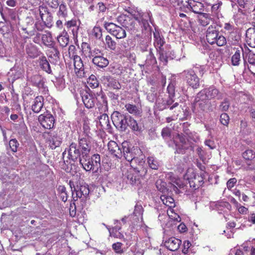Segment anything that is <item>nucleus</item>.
Here are the masks:
<instances>
[{
  "instance_id": "f257e3e1",
  "label": "nucleus",
  "mask_w": 255,
  "mask_h": 255,
  "mask_svg": "<svg viewBox=\"0 0 255 255\" xmlns=\"http://www.w3.org/2000/svg\"><path fill=\"white\" fill-rule=\"evenodd\" d=\"M80 163L87 171H93L97 172L101 167V158L99 154H95L91 157L89 154L81 156Z\"/></svg>"
},
{
  "instance_id": "f03ea898",
  "label": "nucleus",
  "mask_w": 255,
  "mask_h": 255,
  "mask_svg": "<svg viewBox=\"0 0 255 255\" xmlns=\"http://www.w3.org/2000/svg\"><path fill=\"white\" fill-rule=\"evenodd\" d=\"M206 38L207 41L211 45L216 44L218 46H222L226 44V38L220 34L216 25H211L208 27L206 31Z\"/></svg>"
},
{
  "instance_id": "7ed1b4c3",
  "label": "nucleus",
  "mask_w": 255,
  "mask_h": 255,
  "mask_svg": "<svg viewBox=\"0 0 255 255\" xmlns=\"http://www.w3.org/2000/svg\"><path fill=\"white\" fill-rule=\"evenodd\" d=\"M223 98V94L219 91L214 86H210L208 88H205L199 92L195 99L196 102H199L200 101H205L207 100H211L216 99L221 100Z\"/></svg>"
},
{
  "instance_id": "20e7f679",
  "label": "nucleus",
  "mask_w": 255,
  "mask_h": 255,
  "mask_svg": "<svg viewBox=\"0 0 255 255\" xmlns=\"http://www.w3.org/2000/svg\"><path fill=\"white\" fill-rule=\"evenodd\" d=\"M144 163V161L140 160L136 166L134 167V165H131L132 168L128 171L127 175V178L131 184L135 183L140 177H143L146 175L147 169L143 166Z\"/></svg>"
},
{
  "instance_id": "39448f33",
  "label": "nucleus",
  "mask_w": 255,
  "mask_h": 255,
  "mask_svg": "<svg viewBox=\"0 0 255 255\" xmlns=\"http://www.w3.org/2000/svg\"><path fill=\"white\" fill-rule=\"evenodd\" d=\"M122 147L123 149L122 154L125 159L130 162V165H134L141 160L136 157V152H138L139 149L137 147L131 146L129 142L124 141L122 143Z\"/></svg>"
},
{
  "instance_id": "423d86ee",
  "label": "nucleus",
  "mask_w": 255,
  "mask_h": 255,
  "mask_svg": "<svg viewBox=\"0 0 255 255\" xmlns=\"http://www.w3.org/2000/svg\"><path fill=\"white\" fill-rule=\"evenodd\" d=\"M128 116L122 114L118 111L114 112L111 116L114 126L122 131H125L128 127Z\"/></svg>"
},
{
  "instance_id": "0eeeda50",
  "label": "nucleus",
  "mask_w": 255,
  "mask_h": 255,
  "mask_svg": "<svg viewBox=\"0 0 255 255\" xmlns=\"http://www.w3.org/2000/svg\"><path fill=\"white\" fill-rule=\"evenodd\" d=\"M118 21L120 22L123 27H124L128 30H130L132 33H135L137 31L135 27V23L133 19L126 15H122L118 17Z\"/></svg>"
},
{
  "instance_id": "6e6552de",
  "label": "nucleus",
  "mask_w": 255,
  "mask_h": 255,
  "mask_svg": "<svg viewBox=\"0 0 255 255\" xmlns=\"http://www.w3.org/2000/svg\"><path fill=\"white\" fill-rule=\"evenodd\" d=\"M83 53L86 58L92 59L93 61L98 55H101L102 52L101 50L97 48H92L90 45L86 42L82 44Z\"/></svg>"
},
{
  "instance_id": "1a4fd4ad",
  "label": "nucleus",
  "mask_w": 255,
  "mask_h": 255,
  "mask_svg": "<svg viewBox=\"0 0 255 255\" xmlns=\"http://www.w3.org/2000/svg\"><path fill=\"white\" fill-rule=\"evenodd\" d=\"M182 74L185 76L188 85L194 89L198 88L200 86V80L194 71H184Z\"/></svg>"
},
{
  "instance_id": "9d476101",
  "label": "nucleus",
  "mask_w": 255,
  "mask_h": 255,
  "mask_svg": "<svg viewBox=\"0 0 255 255\" xmlns=\"http://www.w3.org/2000/svg\"><path fill=\"white\" fill-rule=\"evenodd\" d=\"M92 138L91 136H81L79 138V145L82 149L81 156L88 155L91 149Z\"/></svg>"
},
{
  "instance_id": "9b49d317",
  "label": "nucleus",
  "mask_w": 255,
  "mask_h": 255,
  "mask_svg": "<svg viewBox=\"0 0 255 255\" xmlns=\"http://www.w3.org/2000/svg\"><path fill=\"white\" fill-rule=\"evenodd\" d=\"M38 120L42 126L45 128L51 129L54 126V117L51 114L48 112L40 115L38 117Z\"/></svg>"
},
{
  "instance_id": "f8f14e48",
  "label": "nucleus",
  "mask_w": 255,
  "mask_h": 255,
  "mask_svg": "<svg viewBox=\"0 0 255 255\" xmlns=\"http://www.w3.org/2000/svg\"><path fill=\"white\" fill-rule=\"evenodd\" d=\"M74 191L76 193V196H73L74 200H77L78 198L85 200L89 197L90 189L88 184L84 183L79 187L77 186V188L74 187Z\"/></svg>"
},
{
  "instance_id": "ddd939ff",
  "label": "nucleus",
  "mask_w": 255,
  "mask_h": 255,
  "mask_svg": "<svg viewBox=\"0 0 255 255\" xmlns=\"http://www.w3.org/2000/svg\"><path fill=\"white\" fill-rule=\"evenodd\" d=\"M181 243L180 240L171 237L164 242V246L169 251L175 252L178 250Z\"/></svg>"
},
{
  "instance_id": "4468645a",
  "label": "nucleus",
  "mask_w": 255,
  "mask_h": 255,
  "mask_svg": "<svg viewBox=\"0 0 255 255\" xmlns=\"http://www.w3.org/2000/svg\"><path fill=\"white\" fill-rule=\"evenodd\" d=\"M0 15L2 18L5 21H9L10 20L13 22H16L17 18H18V15L17 11L14 9H10L6 7L4 12L6 15L4 16V13L2 11H0Z\"/></svg>"
},
{
  "instance_id": "2eb2a0df",
  "label": "nucleus",
  "mask_w": 255,
  "mask_h": 255,
  "mask_svg": "<svg viewBox=\"0 0 255 255\" xmlns=\"http://www.w3.org/2000/svg\"><path fill=\"white\" fill-rule=\"evenodd\" d=\"M246 40L250 47L255 48V25L247 30Z\"/></svg>"
},
{
  "instance_id": "dca6fc26",
  "label": "nucleus",
  "mask_w": 255,
  "mask_h": 255,
  "mask_svg": "<svg viewBox=\"0 0 255 255\" xmlns=\"http://www.w3.org/2000/svg\"><path fill=\"white\" fill-rule=\"evenodd\" d=\"M108 146L109 151L114 156L117 158H121L122 156V149L115 141H110Z\"/></svg>"
},
{
  "instance_id": "f3484780",
  "label": "nucleus",
  "mask_w": 255,
  "mask_h": 255,
  "mask_svg": "<svg viewBox=\"0 0 255 255\" xmlns=\"http://www.w3.org/2000/svg\"><path fill=\"white\" fill-rule=\"evenodd\" d=\"M187 7L188 8H190L191 10L195 13L207 15L206 13H204L202 12V11L204 10V5L201 2L195 1L188 2Z\"/></svg>"
},
{
  "instance_id": "a211bd4d",
  "label": "nucleus",
  "mask_w": 255,
  "mask_h": 255,
  "mask_svg": "<svg viewBox=\"0 0 255 255\" xmlns=\"http://www.w3.org/2000/svg\"><path fill=\"white\" fill-rule=\"evenodd\" d=\"M243 52V57L244 59L247 58V51L245 49H244L242 47L240 46L236 49V51L235 54L232 57V62L233 65L235 66L238 65L240 61V54L241 52Z\"/></svg>"
},
{
  "instance_id": "6ab92c4d",
  "label": "nucleus",
  "mask_w": 255,
  "mask_h": 255,
  "mask_svg": "<svg viewBox=\"0 0 255 255\" xmlns=\"http://www.w3.org/2000/svg\"><path fill=\"white\" fill-rule=\"evenodd\" d=\"M76 146L77 145L75 143L73 142L70 144L69 150V156L73 161H75L78 159L80 161L81 153L79 149L77 148Z\"/></svg>"
},
{
  "instance_id": "aec40b11",
  "label": "nucleus",
  "mask_w": 255,
  "mask_h": 255,
  "mask_svg": "<svg viewBox=\"0 0 255 255\" xmlns=\"http://www.w3.org/2000/svg\"><path fill=\"white\" fill-rule=\"evenodd\" d=\"M103 81L105 84H107L109 87L114 89H120L121 86L118 80L111 77L110 76H104Z\"/></svg>"
},
{
  "instance_id": "412c9836",
  "label": "nucleus",
  "mask_w": 255,
  "mask_h": 255,
  "mask_svg": "<svg viewBox=\"0 0 255 255\" xmlns=\"http://www.w3.org/2000/svg\"><path fill=\"white\" fill-rule=\"evenodd\" d=\"M92 62L95 65L101 68L107 67L109 63L107 58L103 56V52L101 53V55H98L95 59L94 58Z\"/></svg>"
},
{
  "instance_id": "4be33fe9",
  "label": "nucleus",
  "mask_w": 255,
  "mask_h": 255,
  "mask_svg": "<svg viewBox=\"0 0 255 255\" xmlns=\"http://www.w3.org/2000/svg\"><path fill=\"white\" fill-rule=\"evenodd\" d=\"M190 186L196 190L203 184V178L199 175H195L193 178L189 180Z\"/></svg>"
},
{
  "instance_id": "5701e85b",
  "label": "nucleus",
  "mask_w": 255,
  "mask_h": 255,
  "mask_svg": "<svg viewBox=\"0 0 255 255\" xmlns=\"http://www.w3.org/2000/svg\"><path fill=\"white\" fill-rule=\"evenodd\" d=\"M43 98L42 96H37L31 106V109L34 113H39L43 106Z\"/></svg>"
},
{
  "instance_id": "b1692460",
  "label": "nucleus",
  "mask_w": 255,
  "mask_h": 255,
  "mask_svg": "<svg viewBox=\"0 0 255 255\" xmlns=\"http://www.w3.org/2000/svg\"><path fill=\"white\" fill-rule=\"evenodd\" d=\"M154 42V45L157 50H162V48L165 42L163 37H161L158 32L153 33Z\"/></svg>"
},
{
  "instance_id": "393cba45",
  "label": "nucleus",
  "mask_w": 255,
  "mask_h": 255,
  "mask_svg": "<svg viewBox=\"0 0 255 255\" xmlns=\"http://www.w3.org/2000/svg\"><path fill=\"white\" fill-rule=\"evenodd\" d=\"M73 61L75 72L80 74V76H82L81 72L84 70V64L81 57L79 56H74Z\"/></svg>"
},
{
  "instance_id": "a878e982",
  "label": "nucleus",
  "mask_w": 255,
  "mask_h": 255,
  "mask_svg": "<svg viewBox=\"0 0 255 255\" xmlns=\"http://www.w3.org/2000/svg\"><path fill=\"white\" fill-rule=\"evenodd\" d=\"M26 52L31 58H35L39 55V51L36 46L32 43L28 44L26 46Z\"/></svg>"
},
{
  "instance_id": "bb28decb",
  "label": "nucleus",
  "mask_w": 255,
  "mask_h": 255,
  "mask_svg": "<svg viewBox=\"0 0 255 255\" xmlns=\"http://www.w3.org/2000/svg\"><path fill=\"white\" fill-rule=\"evenodd\" d=\"M39 14L41 20L44 22L45 26L47 27H50L52 26V17L47 11L44 10L45 13H42L40 9L39 10Z\"/></svg>"
},
{
  "instance_id": "cd10ccee",
  "label": "nucleus",
  "mask_w": 255,
  "mask_h": 255,
  "mask_svg": "<svg viewBox=\"0 0 255 255\" xmlns=\"http://www.w3.org/2000/svg\"><path fill=\"white\" fill-rule=\"evenodd\" d=\"M39 65L41 68L48 74L52 73V70L45 56H41L39 58Z\"/></svg>"
},
{
  "instance_id": "c85d7f7f",
  "label": "nucleus",
  "mask_w": 255,
  "mask_h": 255,
  "mask_svg": "<svg viewBox=\"0 0 255 255\" xmlns=\"http://www.w3.org/2000/svg\"><path fill=\"white\" fill-rule=\"evenodd\" d=\"M82 101L85 107L88 109H90L94 107L95 100L93 96L86 93L82 96Z\"/></svg>"
},
{
  "instance_id": "c756f323",
  "label": "nucleus",
  "mask_w": 255,
  "mask_h": 255,
  "mask_svg": "<svg viewBox=\"0 0 255 255\" xmlns=\"http://www.w3.org/2000/svg\"><path fill=\"white\" fill-rule=\"evenodd\" d=\"M155 62L156 59L152 53L151 50H150L149 54L147 56L144 64H139V65L141 68H144V67L147 68L148 67L154 64Z\"/></svg>"
},
{
  "instance_id": "7c9ffc66",
  "label": "nucleus",
  "mask_w": 255,
  "mask_h": 255,
  "mask_svg": "<svg viewBox=\"0 0 255 255\" xmlns=\"http://www.w3.org/2000/svg\"><path fill=\"white\" fill-rule=\"evenodd\" d=\"M57 40L61 47H66L69 43V36L65 30L63 31L62 33L58 36Z\"/></svg>"
},
{
  "instance_id": "2f4dec72",
  "label": "nucleus",
  "mask_w": 255,
  "mask_h": 255,
  "mask_svg": "<svg viewBox=\"0 0 255 255\" xmlns=\"http://www.w3.org/2000/svg\"><path fill=\"white\" fill-rule=\"evenodd\" d=\"M99 124L101 125V127L104 128H110V124L109 119L108 116L104 114L100 116L99 118Z\"/></svg>"
},
{
  "instance_id": "473e14b6",
  "label": "nucleus",
  "mask_w": 255,
  "mask_h": 255,
  "mask_svg": "<svg viewBox=\"0 0 255 255\" xmlns=\"http://www.w3.org/2000/svg\"><path fill=\"white\" fill-rule=\"evenodd\" d=\"M31 82L33 84L39 88L44 87V82L43 78L39 75H35L31 78Z\"/></svg>"
},
{
  "instance_id": "72a5a7b5",
  "label": "nucleus",
  "mask_w": 255,
  "mask_h": 255,
  "mask_svg": "<svg viewBox=\"0 0 255 255\" xmlns=\"http://www.w3.org/2000/svg\"><path fill=\"white\" fill-rule=\"evenodd\" d=\"M41 38L42 42L45 45L49 47H52V45H54V42L50 33L43 34Z\"/></svg>"
},
{
  "instance_id": "f704fd0d",
  "label": "nucleus",
  "mask_w": 255,
  "mask_h": 255,
  "mask_svg": "<svg viewBox=\"0 0 255 255\" xmlns=\"http://www.w3.org/2000/svg\"><path fill=\"white\" fill-rule=\"evenodd\" d=\"M128 126L133 131H141V127L139 126L137 122L130 117L128 118Z\"/></svg>"
},
{
  "instance_id": "c9c22d12",
  "label": "nucleus",
  "mask_w": 255,
  "mask_h": 255,
  "mask_svg": "<svg viewBox=\"0 0 255 255\" xmlns=\"http://www.w3.org/2000/svg\"><path fill=\"white\" fill-rule=\"evenodd\" d=\"M112 35L118 39L125 38L126 36L125 29L120 26H117Z\"/></svg>"
},
{
  "instance_id": "e433bc0d",
  "label": "nucleus",
  "mask_w": 255,
  "mask_h": 255,
  "mask_svg": "<svg viewBox=\"0 0 255 255\" xmlns=\"http://www.w3.org/2000/svg\"><path fill=\"white\" fill-rule=\"evenodd\" d=\"M126 110L130 114L136 115L140 114L139 108L134 105L127 104L125 106Z\"/></svg>"
},
{
  "instance_id": "4c0bfd02",
  "label": "nucleus",
  "mask_w": 255,
  "mask_h": 255,
  "mask_svg": "<svg viewBox=\"0 0 255 255\" xmlns=\"http://www.w3.org/2000/svg\"><path fill=\"white\" fill-rule=\"evenodd\" d=\"M50 146L52 149H55L56 147H58L60 145L62 142V138L60 136L57 135H55L53 134L51 139L50 140Z\"/></svg>"
},
{
  "instance_id": "58836bf2",
  "label": "nucleus",
  "mask_w": 255,
  "mask_h": 255,
  "mask_svg": "<svg viewBox=\"0 0 255 255\" xmlns=\"http://www.w3.org/2000/svg\"><path fill=\"white\" fill-rule=\"evenodd\" d=\"M160 199L164 205L169 207H174L175 206L174 200L170 196H161Z\"/></svg>"
},
{
  "instance_id": "ea45409f",
  "label": "nucleus",
  "mask_w": 255,
  "mask_h": 255,
  "mask_svg": "<svg viewBox=\"0 0 255 255\" xmlns=\"http://www.w3.org/2000/svg\"><path fill=\"white\" fill-rule=\"evenodd\" d=\"M57 15L59 17L65 18L67 15V9L66 5L63 3L59 5V10Z\"/></svg>"
},
{
  "instance_id": "a19ab883",
  "label": "nucleus",
  "mask_w": 255,
  "mask_h": 255,
  "mask_svg": "<svg viewBox=\"0 0 255 255\" xmlns=\"http://www.w3.org/2000/svg\"><path fill=\"white\" fill-rule=\"evenodd\" d=\"M147 163L149 167L152 169L157 170L159 166L158 161L153 157H148Z\"/></svg>"
},
{
  "instance_id": "79ce46f5",
  "label": "nucleus",
  "mask_w": 255,
  "mask_h": 255,
  "mask_svg": "<svg viewBox=\"0 0 255 255\" xmlns=\"http://www.w3.org/2000/svg\"><path fill=\"white\" fill-rule=\"evenodd\" d=\"M87 83L92 88H96L99 86V82L97 79L96 76L94 75H91L87 79Z\"/></svg>"
},
{
  "instance_id": "37998d69",
  "label": "nucleus",
  "mask_w": 255,
  "mask_h": 255,
  "mask_svg": "<svg viewBox=\"0 0 255 255\" xmlns=\"http://www.w3.org/2000/svg\"><path fill=\"white\" fill-rule=\"evenodd\" d=\"M242 156L246 160H252L255 157V152L252 149H247L245 151Z\"/></svg>"
},
{
  "instance_id": "c03bdc74",
  "label": "nucleus",
  "mask_w": 255,
  "mask_h": 255,
  "mask_svg": "<svg viewBox=\"0 0 255 255\" xmlns=\"http://www.w3.org/2000/svg\"><path fill=\"white\" fill-rule=\"evenodd\" d=\"M178 138L179 139L180 142L182 143V146L183 149H188L189 147L192 149V146L190 145V143H189V141L187 139L186 137L181 134L178 135Z\"/></svg>"
},
{
  "instance_id": "a18cd8bd",
  "label": "nucleus",
  "mask_w": 255,
  "mask_h": 255,
  "mask_svg": "<svg viewBox=\"0 0 255 255\" xmlns=\"http://www.w3.org/2000/svg\"><path fill=\"white\" fill-rule=\"evenodd\" d=\"M245 49L247 52L249 51L248 53H247L249 63L255 65V53L252 52L247 47H245Z\"/></svg>"
},
{
  "instance_id": "49530a36",
  "label": "nucleus",
  "mask_w": 255,
  "mask_h": 255,
  "mask_svg": "<svg viewBox=\"0 0 255 255\" xmlns=\"http://www.w3.org/2000/svg\"><path fill=\"white\" fill-rule=\"evenodd\" d=\"M106 43L108 48L111 50H115L117 47L116 42L112 39L111 37L107 35L106 37Z\"/></svg>"
},
{
  "instance_id": "de8ad7c7",
  "label": "nucleus",
  "mask_w": 255,
  "mask_h": 255,
  "mask_svg": "<svg viewBox=\"0 0 255 255\" xmlns=\"http://www.w3.org/2000/svg\"><path fill=\"white\" fill-rule=\"evenodd\" d=\"M49 47L51 48V49L48 50L49 57L51 58H58L59 57L60 53L57 48L54 47V45Z\"/></svg>"
},
{
  "instance_id": "09e8293b",
  "label": "nucleus",
  "mask_w": 255,
  "mask_h": 255,
  "mask_svg": "<svg viewBox=\"0 0 255 255\" xmlns=\"http://www.w3.org/2000/svg\"><path fill=\"white\" fill-rule=\"evenodd\" d=\"M230 106V103L229 100L226 98L224 100V101L221 103L219 106V109L221 111L226 112L229 110Z\"/></svg>"
},
{
  "instance_id": "8fccbe9b",
  "label": "nucleus",
  "mask_w": 255,
  "mask_h": 255,
  "mask_svg": "<svg viewBox=\"0 0 255 255\" xmlns=\"http://www.w3.org/2000/svg\"><path fill=\"white\" fill-rule=\"evenodd\" d=\"M122 243L117 242L113 244L112 248L117 254L121 255L124 253V251L122 248Z\"/></svg>"
},
{
  "instance_id": "3c124183",
  "label": "nucleus",
  "mask_w": 255,
  "mask_h": 255,
  "mask_svg": "<svg viewBox=\"0 0 255 255\" xmlns=\"http://www.w3.org/2000/svg\"><path fill=\"white\" fill-rule=\"evenodd\" d=\"M104 26L107 30L112 34L118 25L112 22H106Z\"/></svg>"
},
{
  "instance_id": "603ef678",
  "label": "nucleus",
  "mask_w": 255,
  "mask_h": 255,
  "mask_svg": "<svg viewBox=\"0 0 255 255\" xmlns=\"http://www.w3.org/2000/svg\"><path fill=\"white\" fill-rule=\"evenodd\" d=\"M155 184L157 189L161 192H164L166 189V183L163 182L161 179L157 180Z\"/></svg>"
},
{
  "instance_id": "864d4df0",
  "label": "nucleus",
  "mask_w": 255,
  "mask_h": 255,
  "mask_svg": "<svg viewBox=\"0 0 255 255\" xmlns=\"http://www.w3.org/2000/svg\"><path fill=\"white\" fill-rule=\"evenodd\" d=\"M19 143L16 139H11L9 142V146L13 152H15L17 151Z\"/></svg>"
},
{
  "instance_id": "5fc2aeb1",
  "label": "nucleus",
  "mask_w": 255,
  "mask_h": 255,
  "mask_svg": "<svg viewBox=\"0 0 255 255\" xmlns=\"http://www.w3.org/2000/svg\"><path fill=\"white\" fill-rule=\"evenodd\" d=\"M93 34L96 38L100 39L102 36L101 28L99 27H94L93 29Z\"/></svg>"
},
{
  "instance_id": "6e6d98bb",
  "label": "nucleus",
  "mask_w": 255,
  "mask_h": 255,
  "mask_svg": "<svg viewBox=\"0 0 255 255\" xmlns=\"http://www.w3.org/2000/svg\"><path fill=\"white\" fill-rule=\"evenodd\" d=\"M229 117L226 113H223L221 115L220 121L222 125L227 126L229 124Z\"/></svg>"
},
{
  "instance_id": "4d7b16f0",
  "label": "nucleus",
  "mask_w": 255,
  "mask_h": 255,
  "mask_svg": "<svg viewBox=\"0 0 255 255\" xmlns=\"http://www.w3.org/2000/svg\"><path fill=\"white\" fill-rule=\"evenodd\" d=\"M167 91L169 94V98H174L175 96V87L173 83H170L169 84Z\"/></svg>"
},
{
  "instance_id": "13d9d810",
  "label": "nucleus",
  "mask_w": 255,
  "mask_h": 255,
  "mask_svg": "<svg viewBox=\"0 0 255 255\" xmlns=\"http://www.w3.org/2000/svg\"><path fill=\"white\" fill-rule=\"evenodd\" d=\"M83 129L84 130V133L81 136H91L90 134V126L87 122H85L83 124Z\"/></svg>"
},
{
  "instance_id": "bf43d9fd",
  "label": "nucleus",
  "mask_w": 255,
  "mask_h": 255,
  "mask_svg": "<svg viewBox=\"0 0 255 255\" xmlns=\"http://www.w3.org/2000/svg\"><path fill=\"white\" fill-rule=\"evenodd\" d=\"M142 212H143V208H142V206L136 204L134 207L133 214L135 216H138L140 215H142Z\"/></svg>"
},
{
  "instance_id": "052dcab7",
  "label": "nucleus",
  "mask_w": 255,
  "mask_h": 255,
  "mask_svg": "<svg viewBox=\"0 0 255 255\" xmlns=\"http://www.w3.org/2000/svg\"><path fill=\"white\" fill-rule=\"evenodd\" d=\"M65 25L67 28H72V31L74 32V31L77 30V26L76 25V21L75 20H70L66 22Z\"/></svg>"
},
{
  "instance_id": "680f3d73",
  "label": "nucleus",
  "mask_w": 255,
  "mask_h": 255,
  "mask_svg": "<svg viewBox=\"0 0 255 255\" xmlns=\"http://www.w3.org/2000/svg\"><path fill=\"white\" fill-rule=\"evenodd\" d=\"M45 1L52 8H56L59 5L58 0H45Z\"/></svg>"
},
{
  "instance_id": "e2e57ef3",
  "label": "nucleus",
  "mask_w": 255,
  "mask_h": 255,
  "mask_svg": "<svg viewBox=\"0 0 255 255\" xmlns=\"http://www.w3.org/2000/svg\"><path fill=\"white\" fill-rule=\"evenodd\" d=\"M171 135V131L169 128L166 127L163 128L161 131L162 136L165 138L170 137Z\"/></svg>"
},
{
  "instance_id": "0e129e2a",
  "label": "nucleus",
  "mask_w": 255,
  "mask_h": 255,
  "mask_svg": "<svg viewBox=\"0 0 255 255\" xmlns=\"http://www.w3.org/2000/svg\"><path fill=\"white\" fill-rule=\"evenodd\" d=\"M237 182V179L235 178L230 179L227 182V186L229 189L233 188Z\"/></svg>"
},
{
  "instance_id": "69168bd1",
  "label": "nucleus",
  "mask_w": 255,
  "mask_h": 255,
  "mask_svg": "<svg viewBox=\"0 0 255 255\" xmlns=\"http://www.w3.org/2000/svg\"><path fill=\"white\" fill-rule=\"evenodd\" d=\"M159 54V59L160 61L164 63V64H166L167 62V58L166 56L164 55V50H158Z\"/></svg>"
},
{
  "instance_id": "338daca9",
  "label": "nucleus",
  "mask_w": 255,
  "mask_h": 255,
  "mask_svg": "<svg viewBox=\"0 0 255 255\" xmlns=\"http://www.w3.org/2000/svg\"><path fill=\"white\" fill-rule=\"evenodd\" d=\"M76 50V47L74 45H71L69 47V49H68V52H69V56L70 57H72L73 58L74 57V56H78L77 55H75V51Z\"/></svg>"
},
{
  "instance_id": "774afa93",
  "label": "nucleus",
  "mask_w": 255,
  "mask_h": 255,
  "mask_svg": "<svg viewBox=\"0 0 255 255\" xmlns=\"http://www.w3.org/2000/svg\"><path fill=\"white\" fill-rule=\"evenodd\" d=\"M191 246V244L190 242L188 241H186L183 243V249L182 250V252L183 253L186 254L188 252V249L190 248V247Z\"/></svg>"
}]
</instances>
